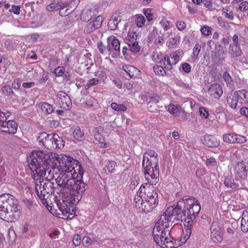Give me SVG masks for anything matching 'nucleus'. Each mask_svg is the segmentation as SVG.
<instances>
[{
  "instance_id": "obj_11",
  "label": "nucleus",
  "mask_w": 248,
  "mask_h": 248,
  "mask_svg": "<svg viewBox=\"0 0 248 248\" xmlns=\"http://www.w3.org/2000/svg\"><path fill=\"white\" fill-rule=\"evenodd\" d=\"M58 104L61 108L69 110L72 106V102L69 96L63 92L60 91L57 93Z\"/></svg>"
},
{
  "instance_id": "obj_1",
  "label": "nucleus",
  "mask_w": 248,
  "mask_h": 248,
  "mask_svg": "<svg viewBox=\"0 0 248 248\" xmlns=\"http://www.w3.org/2000/svg\"><path fill=\"white\" fill-rule=\"evenodd\" d=\"M28 166L32 171L34 180L46 175L45 167L49 165L59 174H53L57 184V193L62 202H79V192L85 190V184L82 181L83 170L79 162L66 155L58 156L57 154L46 153L42 151H32L27 157Z\"/></svg>"
},
{
  "instance_id": "obj_25",
  "label": "nucleus",
  "mask_w": 248,
  "mask_h": 248,
  "mask_svg": "<svg viewBox=\"0 0 248 248\" xmlns=\"http://www.w3.org/2000/svg\"><path fill=\"white\" fill-rule=\"evenodd\" d=\"M235 171L238 176L242 179L247 177V170L244 164H238L235 167Z\"/></svg>"
},
{
  "instance_id": "obj_55",
  "label": "nucleus",
  "mask_w": 248,
  "mask_h": 248,
  "mask_svg": "<svg viewBox=\"0 0 248 248\" xmlns=\"http://www.w3.org/2000/svg\"><path fill=\"white\" fill-rule=\"evenodd\" d=\"M240 202H231L228 205V207L230 210H232L234 211L240 210L242 208V205L241 206L239 204Z\"/></svg>"
},
{
  "instance_id": "obj_22",
  "label": "nucleus",
  "mask_w": 248,
  "mask_h": 248,
  "mask_svg": "<svg viewBox=\"0 0 248 248\" xmlns=\"http://www.w3.org/2000/svg\"><path fill=\"white\" fill-rule=\"evenodd\" d=\"M200 210L201 205L199 202H193L188 210V214L189 216H192L195 217L198 216Z\"/></svg>"
},
{
  "instance_id": "obj_33",
  "label": "nucleus",
  "mask_w": 248,
  "mask_h": 248,
  "mask_svg": "<svg viewBox=\"0 0 248 248\" xmlns=\"http://www.w3.org/2000/svg\"><path fill=\"white\" fill-rule=\"evenodd\" d=\"M166 108L173 116H175L178 111L181 109V107L179 105L173 103H170Z\"/></svg>"
},
{
  "instance_id": "obj_60",
  "label": "nucleus",
  "mask_w": 248,
  "mask_h": 248,
  "mask_svg": "<svg viewBox=\"0 0 248 248\" xmlns=\"http://www.w3.org/2000/svg\"><path fill=\"white\" fill-rule=\"evenodd\" d=\"M94 75L103 80H105L107 78V74L104 71L97 70L94 73Z\"/></svg>"
},
{
  "instance_id": "obj_4",
  "label": "nucleus",
  "mask_w": 248,
  "mask_h": 248,
  "mask_svg": "<svg viewBox=\"0 0 248 248\" xmlns=\"http://www.w3.org/2000/svg\"><path fill=\"white\" fill-rule=\"evenodd\" d=\"M48 210L56 217L64 219H72L76 216L74 202H43Z\"/></svg>"
},
{
  "instance_id": "obj_32",
  "label": "nucleus",
  "mask_w": 248,
  "mask_h": 248,
  "mask_svg": "<svg viewBox=\"0 0 248 248\" xmlns=\"http://www.w3.org/2000/svg\"><path fill=\"white\" fill-rule=\"evenodd\" d=\"M153 70L155 74L158 76H165L167 75V70L165 68L164 66H162L158 64H155L153 67Z\"/></svg>"
},
{
  "instance_id": "obj_7",
  "label": "nucleus",
  "mask_w": 248,
  "mask_h": 248,
  "mask_svg": "<svg viewBox=\"0 0 248 248\" xmlns=\"http://www.w3.org/2000/svg\"><path fill=\"white\" fill-rule=\"evenodd\" d=\"M48 183H46L43 181L41 182L39 181V184L36 183L35 185V191L38 198L41 200H45V202H47V199L48 197L49 188L47 187Z\"/></svg>"
},
{
  "instance_id": "obj_17",
  "label": "nucleus",
  "mask_w": 248,
  "mask_h": 248,
  "mask_svg": "<svg viewBox=\"0 0 248 248\" xmlns=\"http://www.w3.org/2000/svg\"><path fill=\"white\" fill-rule=\"evenodd\" d=\"M203 143L209 147L216 148L220 144V140L217 137L212 135H205L202 140Z\"/></svg>"
},
{
  "instance_id": "obj_3",
  "label": "nucleus",
  "mask_w": 248,
  "mask_h": 248,
  "mask_svg": "<svg viewBox=\"0 0 248 248\" xmlns=\"http://www.w3.org/2000/svg\"><path fill=\"white\" fill-rule=\"evenodd\" d=\"M144 169V173L147 183L142 184L139 189L140 196L149 197L152 195L149 194V191H153V185H156L159 180V170L158 164L153 165L145 164L142 165Z\"/></svg>"
},
{
  "instance_id": "obj_36",
  "label": "nucleus",
  "mask_w": 248,
  "mask_h": 248,
  "mask_svg": "<svg viewBox=\"0 0 248 248\" xmlns=\"http://www.w3.org/2000/svg\"><path fill=\"white\" fill-rule=\"evenodd\" d=\"M222 15L230 20H232L234 18V15L232 11L229 6L224 7L222 10Z\"/></svg>"
},
{
  "instance_id": "obj_44",
  "label": "nucleus",
  "mask_w": 248,
  "mask_h": 248,
  "mask_svg": "<svg viewBox=\"0 0 248 248\" xmlns=\"http://www.w3.org/2000/svg\"><path fill=\"white\" fill-rule=\"evenodd\" d=\"M54 137L56 139L53 143L54 147L53 149H61L64 146V143L62 139L56 134H54Z\"/></svg>"
},
{
  "instance_id": "obj_15",
  "label": "nucleus",
  "mask_w": 248,
  "mask_h": 248,
  "mask_svg": "<svg viewBox=\"0 0 248 248\" xmlns=\"http://www.w3.org/2000/svg\"><path fill=\"white\" fill-rule=\"evenodd\" d=\"M208 93L212 98L219 99L223 93L222 87L219 83H212L208 88Z\"/></svg>"
},
{
  "instance_id": "obj_63",
  "label": "nucleus",
  "mask_w": 248,
  "mask_h": 248,
  "mask_svg": "<svg viewBox=\"0 0 248 248\" xmlns=\"http://www.w3.org/2000/svg\"><path fill=\"white\" fill-rule=\"evenodd\" d=\"M81 242V237L79 234H77L74 235L73 239V244L76 247L79 246Z\"/></svg>"
},
{
  "instance_id": "obj_13",
  "label": "nucleus",
  "mask_w": 248,
  "mask_h": 248,
  "mask_svg": "<svg viewBox=\"0 0 248 248\" xmlns=\"http://www.w3.org/2000/svg\"><path fill=\"white\" fill-rule=\"evenodd\" d=\"M0 127V132L14 134L16 132L17 124L16 121L13 120L7 122L4 121L3 124H2Z\"/></svg>"
},
{
  "instance_id": "obj_53",
  "label": "nucleus",
  "mask_w": 248,
  "mask_h": 248,
  "mask_svg": "<svg viewBox=\"0 0 248 248\" xmlns=\"http://www.w3.org/2000/svg\"><path fill=\"white\" fill-rule=\"evenodd\" d=\"M234 140V143L242 144L246 142L247 139L245 136L236 133Z\"/></svg>"
},
{
  "instance_id": "obj_2",
  "label": "nucleus",
  "mask_w": 248,
  "mask_h": 248,
  "mask_svg": "<svg viewBox=\"0 0 248 248\" xmlns=\"http://www.w3.org/2000/svg\"><path fill=\"white\" fill-rule=\"evenodd\" d=\"M185 215L184 210L182 205L174 204L168 207L159 220L155 224L153 230V236L155 242L160 247L163 248H175L176 246L173 242L174 239L170 236V227L173 220L177 219L182 220Z\"/></svg>"
},
{
  "instance_id": "obj_41",
  "label": "nucleus",
  "mask_w": 248,
  "mask_h": 248,
  "mask_svg": "<svg viewBox=\"0 0 248 248\" xmlns=\"http://www.w3.org/2000/svg\"><path fill=\"white\" fill-rule=\"evenodd\" d=\"M137 40V34L135 31L128 32L127 35L125 38V41L128 45H130V43Z\"/></svg>"
},
{
  "instance_id": "obj_38",
  "label": "nucleus",
  "mask_w": 248,
  "mask_h": 248,
  "mask_svg": "<svg viewBox=\"0 0 248 248\" xmlns=\"http://www.w3.org/2000/svg\"><path fill=\"white\" fill-rule=\"evenodd\" d=\"M189 114L186 111L181 108V109L179 110L175 115V117L178 120L183 121L186 120L189 117Z\"/></svg>"
},
{
  "instance_id": "obj_37",
  "label": "nucleus",
  "mask_w": 248,
  "mask_h": 248,
  "mask_svg": "<svg viewBox=\"0 0 248 248\" xmlns=\"http://www.w3.org/2000/svg\"><path fill=\"white\" fill-rule=\"evenodd\" d=\"M135 22L137 27L141 28L144 25L146 19L141 14L136 15L135 17Z\"/></svg>"
},
{
  "instance_id": "obj_40",
  "label": "nucleus",
  "mask_w": 248,
  "mask_h": 248,
  "mask_svg": "<svg viewBox=\"0 0 248 248\" xmlns=\"http://www.w3.org/2000/svg\"><path fill=\"white\" fill-rule=\"evenodd\" d=\"M116 167L117 164L115 161H108L105 166L104 170L106 171H108L109 173H113Z\"/></svg>"
},
{
  "instance_id": "obj_56",
  "label": "nucleus",
  "mask_w": 248,
  "mask_h": 248,
  "mask_svg": "<svg viewBox=\"0 0 248 248\" xmlns=\"http://www.w3.org/2000/svg\"><path fill=\"white\" fill-rule=\"evenodd\" d=\"M175 25L177 29L180 31H182L186 29V24L185 22L182 20L176 21Z\"/></svg>"
},
{
  "instance_id": "obj_28",
  "label": "nucleus",
  "mask_w": 248,
  "mask_h": 248,
  "mask_svg": "<svg viewBox=\"0 0 248 248\" xmlns=\"http://www.w3.org/2000/svg\"><path fill=\"white\" fill-rule=\"evenodd\" d=\"M166 55L160 52H154L152 55V59L155 62L163 64L165 59Z\"/></svg>"
},
{
  "instance_id": "obj_16",
  "label": "nucleus",
  "mask_w": 248,
  "mask_h": 248,
  "mask_svg": "<svg viewBox=\"0 0 248 248\" xmlns=\"http://www.w3.org/2000/svg\"><path fill=\"white\" fill-rule=\"evenodd\" d=\"M109 41L108 50L110 52L115 51L117 54H120V43L119 40L115 36H110L108 38Z\"/></svg>"
},
{
  "instance_id": "obj_29",
  "label": "nucleus",
  "mask_w": 248,
  "mask_h": 248,
  "mask_svg": "<svg viewBox=\"0 0 248 248\" xmlns=\"http://www.w3.org/2000/svg\"><path fill=\"white\" fill-rule=\"evenodd\" d=\"M40 107L42 112L45 114H50L54 111L53 106L46 102H44L41 103Z\"/></svg>"
},
{
  "instance_id": "obj_14",
  "label": "nucleus",
  "mask_w": 248,
  "mask_h": 248,
  "mask_svg": "<svg viewBox=\"0 0 248 248\" xmlns=\"http://www.w3.org/2000/svg\"><path fill=\"white\" fill-rule=\"evenodd\" d=\"M157 154L153 150H149L146 152L142 159V165L150 164L153 165L158 164V159Z\"/></svg>"
},
{
  "instance_id": "obj_51",
  "label": "nucleus",
  "mask_w": 248,
  "mask_h": 248,
  "mask_svg": "<svg viewBox=\"0 0 248 248\" xmlns=\"http://www.w3.org/2000/svg\"><path fill=\"white\" fill-rule=\"evenodd\" d=\"M205 165L208 168L214 167L217 166V161L214 157H210L206 159Z\"/></svg>"
},
{
  "instance_id": "obj_57",
  "label": "nucleus",
  "mask_w": 248,
  "mask_h": 248,
  "mask_svg": "<svg viewBox=\"0 0 248 248\" xmlns=\"http://www.w3.org/2000/svg\"><path fill=\"white\" fill-rule=\"evenodd\" d=\"M46 9L49 11H57L60 10V4L59 5L58 3H51L46 6Z\"/></svg>"
},
{
  "instance_id": "obj_18",
  "label": "nucleus",
  "mask_w": 248,
  "mask_h": 248,
  "mask_svg": "<svg viewBox=\"0 0 248 248\" xmlns=\"http://www.w3.org/2000/svg\"><path fill=\"white\" fill-rule=\"evenodd\" d=\"M142 97L145 98L143 96ZM160 101V97L157 95L149 96L146 97L145 102L148 104L149 111L151 112L157 110V104Z\"/></svg>"
},
{
  "instance_id": "obj_59",
  "label": "nucleus",
  "mask_w": 248,
  "mask_h": 248,
  "mask_svg": "<svg viewBox=\"0 0 248 248\" xmlns=\"http://www.w3.org/2000/svg\"><path fill=\"white\" fill-rule=\"evenodd\" d=\"M152 10L151 8L144 9L143 11V13L149 21H151L153 20V14L152 13Z\"/></svg>"
},
{
  "instance_id": "obj_27",
  "label": "nucleus",
  "mask_w": 248,
  "mask_h": 248,
  "mask_svg": "<svg viewBox=\"0 0 248 248\" xmlns=\"http://www.w3.org/2000/svg\"><path fill=\"white\" fill-rule=\"evenodd\" d=\"M103 20L104 19L102 16H98L90 21L94 31L102 27Z\"/></svg>"
},
{
  "instance_id": "obj_8",
  "label": "nucleus",
  "mask_w": 248,
  "mask_h": 248,
  "mask_svg": "<svg viewBox=\"0 0 248 248\" xmlns=\"http://www.w3.org/2000/svg\"><path fill=\"white\" fill-rule=\"evenodd\" d=\"M122 69L124 72L123 73L124 77L128 80L132 78H139L140 76V71L134 66L124 65Z\"/></svg>"
},
{
  "instance_id": "obj_49",
  "label": "nucleus",
  "mask_w": 248,
  "mask_h": 248,
  "mask_svg": "<svg viewBox=\"0 0 248 248\" xmlns=\"http://www.w3.org/2000/svg\"><path fill=\"white\" fill-rule=\"evenodd\" d=\"M99 81V79L96 78L90 79L88 80L87 84L85 85V89L87 90H89L92 86L98 84Z\"/></svg>"
},
{
  "instance_id": "obj_61",
  "label": "nucleus",
  "mask_w": 248,
  "mask_h": 248,
  "mask_svg": "<svg viewBox=\"0 0 248 248\" xmlns=\"http://www.w3.org/2000/svg\"><path fill=\"white\" fill-rule=\"evenodd\" d=\"M84 33L85 34H90L94 31V30L91 25L90 22H89L84 27Z\"/></svg>"
},
{
  "instance_id": "obj_24",
  "label": "nucleus",
  "mask_w": 248,
  "mask_h": 248,
  "mask_svg": "<svg viewBox=\"0 0 248 248\" xmlns=\"http://www.w3.org/2000/svg\"><path fill=\"white\" fill-rule=\"evenodd\" d=\"M224 184L228 188L232 189H237L239 186V184L234 182L232 177L231 175H228L225 177Z\"/></svg>"
},
{
  "instance_id": "obj_26",
  "label": "nucleus",
  "mask_w": 248,
  "mask_h": 248,
  "mask_svg": "<svg viewBox=\"0 0 248 248\" xmlns=\"http://www.w3.org/2000/svg\"><path fill=\"white\" fill-rule=\"evenodd\" d=\"M241 230L244 232L248 231V212L245 211L241 216Z\"/></svg>"
},
{
  "instance_id": "obj_5",
  "label": "nucleus",
  "mask_w": 248,
  "mask_h": 248,
  "mask_svg": "<svg viewBox=\"0 0 248 248\" xmlns=\"http://www.w3.org/2000/svg\"><path fill=\"white\" fill-rule=\"evenodd\" d=\"M19 209L15 202H0V217L7 221L13 222L16 219V213Z\"/></svg>"
},
{
  "instance_id": "obj_34",
  "label": "nucleus",
  "mask_w": 248,
  "mask_h": 248,
  "mask_svg": "<svg viewBox=\"0 0 248 248\" xmlns=\"http://www.w3.org/2000/svg\"><path fill=\"white\" fill-rule=\"evenodd\" d=\"M229 50L231 54L235 57L240 56L242 53L240 45L231 44L229 46Z\"/></svg>"
},
{
  "instance_id": "obj_30",
  "label": "nucleus",
  "mask_w": 248,
  "mask_h": 248,
  "mask_svg": "<svg viewBox=\"0 0 248 248\" xmlns=\"http://www.w3.org/2000/svg\"><path fill=\"white\" fill-rule=\"evenodd\" d=\"M154 36L155 37L154 43L157 46H162L164 43V39L163 35H158L156 31H153L151 35V37Z\"/></svg>"
},
{
  "instance_id": "obj_54",
  "label": "nucleus",
  "mask_w": 248,
  "mask_h": 248,
  "mask_svg": "<svg viewBox=\"0 0 248 248\" xmlns=\"http://www.w3.org/2000/svg\"><path fill=\"white\" fill-rule=\"evenodd\" d=\"M1 92L3 94L7 96H11L14 94L12 89L9 86H5L2 88Z\"/></svg>"
},
{
  "instance_id": "obj_52",
  "label": "nucleus",
  "mask_w": 248,
  "mask_h": 248,
  "mask_svg": "<svg viewBox=\"0 0 248 248\" xmlns=\"http://www.w3.org/2000/svg\"><path fill=\"white\" fill-rule=\"evenodd\" d=\"M118 21L117 19L112 18L108 22V27L111 30H115L118 27Z\"/></svg>"
},
{
  "instance_id": "obj_43",
  "label": "nucleus",
  "mask_w": 248,
  "mask_h": 248,
  "mask_svg": "<svg viewBox=\"0 0 248 248\" xmlns=\"http://www.w3.org/2000/svg\"><path fill=\"white\" fill-rule=\"evenodd\" d=\"M235 133L224 134L223 135V140L226 143H234Z\"/></svg>"
},
{
  "instance_id": "obj_35",
  "label": "nucleus",
  "mask_w": 248,
  "mask_h": 248,
  "mask_svg": "<svg viewBox=\"0 0 248 248\" xmlns=\"http://www.w3.org/2000/svg\"><path fill=\"white\" fill-rule=\"evenodd\" d=\"M72 132L74 138L77 140H79L84 136V133L80 130L78 126H73L72 128Z\"/></svg>"
},
{
  "instance_id": "obj_10",
  "label": "nucleus",
  "mask_w": 248,
  "mask_h": 248,
  "mask_svg": "<svg viewBox=\"0 0 248 248\" xmlns=\"http://www.w3.org/2000/svg\"><path fill=\"white\" fill-rule=\"evenodd\" d=\"M40 145L44 146L47 149L51 150L54 147L53 143L56 138L53 135H48L44 132L40 134L38 137Z\"/></svg>"
},
{
  "instance_id": "obj_45",
  "label": "nucleus",
  "mask_w": 248,
  "mask_h": 248,
  "mask_svg": "<svg viewBox=\"0 0 248 248\" xmlns=\"http://www.w3.org/2000/svg\"><path fill=\"white\" fill-rule=\"evenodd\" d=\"M212 28L211 27L205 25L201 27L200 31L202 35L204 36H208L212 33Z\"/></svg>"
},
{
  "instance_id": "obj_58",
  "label": "nucleus",
  "mask_w": 248,
  "mask_h": 248,
  "mask_svg": "<svg viewBox=\"0 0 248 248\" xmlns=\"http://www.w3.org/2000/svg\"><path fill=\"white\" fill-rule=\"evenodd\" d=\"M65 72V68L63 66H58L56 67L54 71V73L56 77H61Z\"/></svg>"
},
{
  "instance_id": "obj_39",
  "label": "nucleus",
  "mask_w": 248,
  "mask_h": 248,
  "mask_svg": "<svg viewBox=\"0 0 248 248\" xmlns=\"http://www.w3.org/2000/svg\"><path fill=\"white\" fill-rule=\"evenodd\" d=\"M180 41V37L178 36L171 37L167 41L166 45L170 48H173L174 46L177 45L179 43Z\"/></svg>"
},
{
  "instance_id": "obj_46",
  "label": "nucleus",
  "mask_w": 248,
  "mask_h": 248,
  "mask_svg": "<svg viewBox=\"0 0 248 248\" xmlns=\"http://www.w3.org/2000/svg\"><path fill=\"white\" fill-rule=\"evenodd\" d=\"M129 50L134 53L139 52L140 50V46L137 40L132 43H130V45H128Z\"/></svg>"
},
{
  "instance_id": "obj_6",
  "label": "nucleus",
  "mask_w": 248,
  "mask_h": 248,
  "mask_svg": "<svg viewBox=\"0 0 248 248\" xmlns=\"http://www.w3.org/2000/svg\"><path fill=\"white\" fill-rule=\"evenodd\" d=\"M210 237L215 243H219L223 240V229L220 225L219 221L216 220L212 222L210 227Z\"/></svg>"
},
{
  "instance_id": "obj_47",
  "label": "nucleus",
  "mask_w": 248,
  "mask_h": 248,
  "mask_svg": "<svg viewBox=\"0 0 248 248\" xmlns=\"http://www.w3.org/2000/svg\"><path fill=\"white\" fill-rule=\"evenodd\" d=\"M160 24L165 31H167L172 27L170 22L166 18H163L160 21Z\"/></svg>"
},
{
  "instance_id": "obj_42",
  "label": "nucleus",
  "mask_w": 248,
  "mask_h": 248,
  "mask_svg": "<svg viewBox=\"0 0 248 248\" xmlns=\"http://www.w3.org/2000/svg\"><path fill=\"white\" fill-rule=\"evenodd\" d=\"M111 108L116 111H126L127 107L123 104H119L115 102H113L110 104Z\"/></svg>"
},
{
  "instance_id": "obj_50",
  "label": "nucleus",
  "mask_w": 248,
  "mask_h": 248,
  "mask_svg": "<svg viewBox=\"0 0 248 248\" xmlns=\"http://www.w3.org/2000/svg\"><path fill=\"white\" fill-rule=\"evenodd\" d=\"M14 197L8 193L2 194L0 196V202H10L14 201Z\"/></svg>"
},
{
  "instance_id": "obj_48",
  "label": "nucleus",
  "mask_w": 248,
  "mask_h": 248,
  "mask_svg": "<svg viewBox=\"0 0 248 248\" xmlns=\"http://www.w3.org/2000/svg\"><path fill=\"white\" fill-rule=\"evenodd\" d=\"M200 115L202 119H208L209 117V113L208 109L203 107L199 108Z\"/></svg>"
},
{
  "instance_id": "obj_64",
  "label": "nucleus",
  "mask_w": 248,
  "mask_h": 248,
  "mask_svg": "<svg viewBox=\"0 0 248 248\" xmlns=\"http://www.w3.org/2000/svg\"><path fill=\"white\" fill-rule=\"evenodd\" d=\"M238 8L242 12L246 11L248 10V2L246 1L241 2Z\"/></svg>"
},
{
  "instance_id": "obj_19",
  "label": "nucleus",
  "mask_w": 248,
  "mask_h": 248,
  "mask_svg": "<svg viewBox=\"0 0 248 248\" xmlns=\"http://www.w3.org/2000/svg\"><path fill=\"white\" fill-rule=\"evenodd\" d=\"M97 12L93 8L86 9L81 15L80 19L83 22L89 21L93 16L97 14Z\"/></svg>"
},
{
  "instance_id": "obj_31",
  "label": "nucleus",
  "mask_w": 248,
  "mask_h": 248,
  "mask_svg": "<svg viewBox=\"0 0 248 248\" xmlns=\"http://www.w3.org/2000/svg\"><path fill=\"white\" fill-rule=\"evenodd\" d=\"M67 6V3H62L60 4V9L59 11V15L61 16H66L70 14L74 10L71 9L70 8H67L64 9Z\"/></svg>"
},
{
  "instance_id": "obj_20",
  "label": "nucleus",
  "mask_w": 248,
  "mask_h": 248,
  "mask_svg": "<svg viewBox=\"0 0 248 248\" xmlns=\"http://www.w3.org/2000/svg\"><path fill=\"white\" fill-rule=\"evenodd\" d=\"M157 203L158 202H140L136 205V206H138L143 212L146 213L152 211L157 206Z\"/></svg>"
},
{
  "instance_id": "obj_23",
  "label": "nucleus",
  "mask_w": 248,
  "mask_h": 248,
  "mask_svg": "<svg viewBox=\"0 0 248 248\" xmlns=\"http://www.w3.org/2000/svg\"><path fill=\"white\" fill-rule=\"evenodd\" d=\"M227 103L229 106L232 109H235L238 103H239L237 96L234 92L233 94H231L227 98Z\"/></svg>"
},
{
  "instance_id": "obj_9",
  "label": "nucleus",
  "mask_w": 248,
  "mask_h": 248,
  "mask_svg": "<svg viewBox=\"0 0 248 248\" xmlns=\"http://www.w3.org/2000/svg\"><path fill=\"white\" fill-rule=\"evenodd\" d=\"M180 59V54L177 51L171 53L169 55H166L163 65L167 70L170 71L172 66L178 62Z\"/></svg>"
},
{
  "instance_id": "obj_62",
  "label": "nucleus",
  "mask_w": 248,
  "mask_h": 248,
  "mask_svg": "<svg viewBox=\"0 0 248 248\" xmlns=\"http://www.w3.org/2000/svg\"><path fill=\"white\" fill-rule=\"evenodd\" d=\"M20 5H12V8L9 9V11L11 13H13L15 15H18L20 13Z\"/></svg>"
},
{
  "instance_id": "obj_12",
  "label": "nucleus",
  "mask_w": 248,
  "mask_h": 248,
  "mask_svg": "<svg viewBox=\"0 0 248 248\" xmlns=\"http://www.w3.org/2000/svg\"><path fill=\"white\" fill-rule=\"evenodd\" d=\"M104 129V126L99 125L94 128L93 132L94 139L98 141L100 147L107 148L109 146V143L105 142V138L103 136Z\"/></svg>"
},
{
  "instance_id": "obj_21",
  "label": "nucleus",
  "mask_w": 248,
  "mask_h": 248,
  "mask_svg": "<svg viewBox=\"0 0 248 248\" xmlns=\"http://www.w3.org/2000/svg\"><path fill=\"white\" fill-rule=\"evenodd\" d=\"M237 96L239 103L241 104L248 103V90L242 89L235 92Z\"/></svg>"
}]
</instances>
